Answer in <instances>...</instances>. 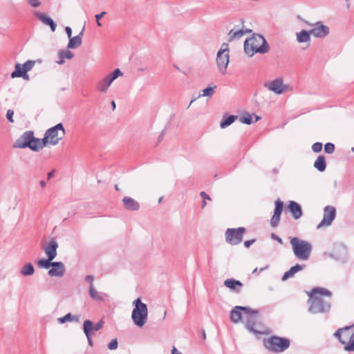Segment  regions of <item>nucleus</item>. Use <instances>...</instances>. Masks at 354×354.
Instances as JSON below:
<instances>
[{
    "mask_svg": "<svg viewBox=\"0 0 354 354\" xmlns=\"http://www.w3.org/2000/svg\"><path fill=\"white\" fill-rule=\"evenodd\" d=\"M332 293L328 290L324 288H314L308 293L309 299L308 301L309 307L308 310L313 314L327 313L330 309V304L325 301L322 296L330 297Z\"/></svg>",
    "mask_w": 354,
    "mask_h": 354,
    "instance_id": "1",
    "label": "nucleus"
},
{
    "mask_svg": "<svg viewBox=\"0 0 354 354\" xmlns=\"http://www.w3.org/2000/svg\"><path fill=\"white\" fill-rule=\"evenodd\" d=\"M269 49L270 47L266 39L259 34H253L244 42V50L249 57H252L255 53H266Z\"/></svg>",
    "mask_w": 354,
    "mask_h": 354,
    "instance_id": "2",
    "label": "nucleus"
},
{
    "mask_svg": "<svg viewBox=\"0 0 354 354\" xmlns=\"http://www.w3.org/2000/svg\"><path fill=\"white\" fill-rule=\"evenodd\" d=\"M290 243L293 253L298 259L307 261L309 259L313 249L310 243L297 237L291 238Z\"/></svg>",
    "mask_w": 354,
    "mask_h": 354,
    "instance_id": "3",
    "label": "nucleus"
},
{
    "mask_svg": "<svg viewBox=\"0 0 354 354\" xmlns=\"http://www.w3.org/2000/svg\"><path fill=\"white\" fill-rule=\"evenodd\" d=\"M134 308L131 313V319L133 324L142 328L147 321L148 308L145 304L142 303L140 298H137L133 303Z\"/></svg>",
    "mask_w": 354,
    "mask_h": 354,
    "instance_id": "4",
    "label": "nucleus"
},
{
    "mask_svg": "<svg viewBox=\"0 0 354 354\" xmlns=\"http://www.w3.org/2000/svg\"><path fill=\"white\" fill-rule=\"evenodd\" d=\"M65 129L62 123L48 129L44 135V137L40 140L41 149L48 144L51 145H57L65 135Z\"/></svg>",
    "mask_w": 354,
    "mask_h": 354,
    "instance_id": "5",
    "label": "nucleus"
},
{
    "mask_svg": "<svg viewBox=\"0 0 354 354\" xmlns=\"http://www.w3.org/2000/svg\"><path fill=\"white\" fill-rule=\"evenodd\" d=\"M290 341L286 337L272 335L263 339L265 348L272 353H282L290 347Z\"/></svg>",
    "mask_w": 354,
    "mask_h": 354,
    "instance_id": "6",
    "label": "nucleus"
},
{
    "mask_svg": "<svg viewBox=\"0 0 354 354\" xmlns=\"http://www.w3.org/2000/svg\"><path fill=\"white\" fill-rule=\"evenodd\" d=\"M15 148L24 149L29 147L35 151L41 149L40 139L34 137V133L32 131H28L24 133L14 143Z\"/></svg>",
    "mask_w": 354,
    "mask_h": 354,
    "instance_id": "7",
    "label": "nucleus"
},
{
    "mask_svg": "<svg viewBox=\"0 0 354 354\" xmlns=\"http://www.w3.org/2000/svg\"><path fill=\"white\" fill-rule=\"evenodd\" d=\"M252 314L255 316L252 319L250 317L249 313L245 318V326L246 328L251 332L255 334H263L266 333V329L261 323L259 313L257 310H252Z\"/></svg>",
    "mask_w": 354,
    "mask_h": 354,
    "instance_id": "8",
    "label": "nucleus"
},
{
    "mask_svg": "<svg viewBox=\"0 0 354 354\" xmlns=\"http://www.w3.org/2000/svg\"><path fill=\"white\" fill-rule=\"evenodd\" d=\"M122 75V72L119 68L115 69L112 73L103 77L97 83V90L102 93H106L112 82Z\"/></svg>",
    "mask_w": 354,
    "mask_h": 354,
    "instance_id": "9",
    "label": "nucleus"
},
{
    "mask_svg": "<svg viewBox=\"0 0 354 354\" xmlns=\"http://www.w3.org/2000/svg\"><path fill=\"white\" fill-rule=\"evenodd\" d=\"M245 232V229L242 227L238 228H228L225 234V241L230 245H238L243 241Z\"/></svg>",
    "mask_w": 354,
    "mask_h": 354,
    "instance_id": "10",
    "label": "nucleus"
},
{
    "mask_svg": "<svg viewBox=\"0 0 354 354\" xmlns=\"http://www.w3.org/2000/svg\"><path fill=\"white\" fill-rule=\"evenodd\" d=\"M37 265L39 267L45 269L51 268L48 272L50 277H62L66 272L65 266L61 261H49V266H45L42 263H39Z\"/></svg>",
    "mask_w": 354,
    "mask_h": 354,
    "instance_id": "11",
    "label": "nucleus"
},
{
    "mask_svg": "<svg viewBox=\"0 0 354 354\" xmlns=\"http://www.w3.org/2000/svg\"><path fill=\"white\" fill-rule=\"evenodd\" d=\"M57 242L53 239L50 241L44 248L47 259L39 260L37 264L42 263L45 266H49V261H52L57 257Z\"/></svg>",
    "mask_w": 354,
    "mask_h": 354,
    "instance_id": "12",
    "label": "nucleus"
},
{
    "mask_svg": "<svg viewBox=\"0 0 354 354\" xmlns=\"http://www.w3.org/2000/svg\"><path fill=\"white\" fill-rule=\"evenodd\" d=\"M354 325L348 326L342 328L338 329L334 334L342 344L352 342L354 339V331L352 330Z\"/></svg>",
    "mask_w": 354,
    "mask_h": 354,
    "instance_id": "13",
    "label": "nucleus"
},
{
    "mask_svg": "<svg viewBox=\"0 0 354 354\" xmlns=\"http://www.w3.org/2000/svg\"><path fill=\"white\" fill-rule=\"evenodd\" d=\"M264 86L270 91L277 95L286 92L288 88V85L283 84L281 78H277L272 81L266 82Z\"/></svg>",
    "mask_w": 354,
    "mask_h": 354,
    "instance_id": "14",
    "label": "nucleus"
},
{
    "mask_svg": "<svg viewBox=\"0 0 354 354\" xmlns=\"http://www.w3.org/2000/svg\"><path fill=\"white\" fill-rule=\"evenodd\" d=\"M241 311L243 312V316L245 317V319L246 318L248 314L249 313L250 319L254 318L255 316L252 313V309L248 307H243V306H236L230 313V319L234 323H238L242 319V313Z\"/></svg>",
    "mask_w": 354,
    "mask_h": 354,
    "instance_id": "15",
    "label": "nucleus"
},
{
    "mask_svg": "<svg viewBox=\"0 0 354 354\" xmlns=\"http://www.w3.org/2000/svg\"><path fill=\"white\" fill-rule=\"evenodd\" d=\"M336 216V209L334 207L327 205L324 209V216L320 223L317 225V228L325 226H329L334 221Z\"/></svg>",
    "mask_w": 354,
    "mask_h": 354,
    "instance_id": "16",
    "label": "nucleus"
},
{
    "mask_svg": "<svg viewBox=\"0 0 354 354\" xmlns=\"http://www.w3.org/2000/svg\"><path fill=\"white\" fill-rule=\"evenodd\" d=\"M305 23L309 26H313L310 32L311 35L315 37L323 38L329 34V28L324 25L321 21L316 22L313 24L307 21H305Z\"/></svg>",
    "mask_w": 354,
    "mask_h": 354,
    "instance_id": "17",
    "label": "nucleus"
},
{
    "mask_svg": "<svg viewBox=\"0 0 354 354\" xmlns=\"http://www.w3.org/2000/svg\"><path fill=\"white\" fill-rule=\"evenodd\" d=\"M230 62L229 54H222L221 52H218L216 55V65L218 71L222 74L226 73L227 68Z\"/></svg>",
    "mask_w": 354,
    "mask_h": 354,
    "instance_id": "18",
    "label": "nucleus"
},
{
    "mask_svg": "<svg viewBox=\"0 0 354 354\" xmlns=\"http://www.w3.org/2000/svg\"><path fill=\"white\" fill-rule=\"evenodd\" d=\"M104 325V322L102 320L99 321L96 324H94L91 320H85L83 324V330L86 336H88V334H91V335L94 333V332L100 330Z\"/></svg>",
    "mask_w": 354,
    "mask_h": 354,
    "instance_id": "19",
    "label": "nucleus"
},
{
    "mask_svg": "<svg viewBox=\"0 0 354 354\" xmlns=\"http://www.w3.org/2000/svg\"><path fill=\"white\" fill-rule=\"evenodd\" d=\"M283 203L280 199H277L275 201V208L274 210V214L270 219V225L272 227H275L278 225L281 214L283 211Z\"/></svg>",
    "mask_w": 354,
    "mask_h": 354,
    "instance_id": "20",
    "label": "nucleus"
},
{
    "mask_svg": "<svg viewBox=\"0 0 354 354\" xmlns=\"http://www.w3.org/2000/svg\"><path fill=\"white\" fill-rule=\"evenodd\" d=\"M33 15L44 24L49 26L53 32L55 31L57 25L50 17L37 11L34 12Z\"/></svg>",
    "mask_w": 354,
    "mask_h": 354,
    "instance_id": "21",
    "label": "nucleus"
},
{
    "mask_svg": "<svg viewBox=\"0 0 354 354\" xmlns=\"http://www.w3.org/2000/svg\"><path fill=\"white\" fill-rule=\"evenodd\" d=\"M288 208L295 220H297L302 216L303 212L301 207L297 202L292 201H290Z\"/></svg>",
    "mask_w": 354,
    "mask_h": 354,
    "instance_id": "22",
    "label": "nucleus"
},
{
    "mask_svg": "<svg viewBox=\"0 0 354 354\" xmlns=\"http://www.w3.org/2000/svg\"><path fill=\"white\" fill-rule=\"evenodd\" d=\"M84 28H85L84 26L82 30H81V32L79 33L78 35L75 36V37H71L69 39V41H68V45H67V48L68 49H75V48H77V47H79L82 44V37H83V35H84Z\"/></svg>",
    "mask_w": 354,
    "mask_h": 354,
    "instance_id": "23",
    "label": "nucleus"
},
{
    "mask_svg": "<svg viewBox=\"0 0 354 354\" xmlns=\"http://www.w3.org/2000/svg\"><path fill=\"white\" fill-rule=\"evenodd\" d=\"M122 203L124 208L127 210L136 211L140 208L139 203L129 196L124 197L122 198Z\"/></svg>",
    "mask_w": 354,
    "mask_h": 354,
    "instance_id": "24",
    "label": "nucleus"
},
{
    "mask_svg": "<svg viewBox=\"0 0 354 354\" xmlns=\"http://www.w3.org/2000/svg\"><path fill=\"white\" fill-rule=\"evenodd\" d=\"M305 267V265L296 264L295 266L291 267L288 271L283 274L281 280L286 281L289 278L292 277L297 272L304 270Z\"/></svg>",
    "mask_w": 354,
    "mask_h": 354,
    "instance_id": "25",
    "label": "nucleus"
},
{
    "mask_svg": "<svg viewBox=\"0 0 354 354\" xmlns=\"http://www.w3.org/2000/svg\"><path fill=\"white\" fill-rule=\"evenodd\" d=\"M224 285L232 290L239 292L243 287V283L240 281L232 278L225 280Z\"/></svg>",
    "mask_w": 354,
    "mask_h": 354,
    "instance_id": "26",
    "label": "nucleus"
},
{
    "mask_svg": "<svg viewBox=\"0 0 354 354\" xmlns=\"http://www.w3.org/2000/svg\"><path fill=\"white\" fill-rule=\"evenodd\" d=\"M310 32L303 30L296 34V39L298 43H308V46L310 41Z\"/></svg>",
    "mask_w": 354,
    "mask_h": 354,
    "instance_id": "27",
    "label": "nucleus"
},
{
    "mask_svg": "<svg viewBox=\"0 0 354 354\" xmlns=\"http://www.w3.org/2000/svg\"><path fill=\"white\" fill-rule=\"evenodd\" d=\"M12 78L23 77L24 80H28L29 77L24 72L23 65L17 64L15 71L10 75Z\"/></svg>",
    "mask_w": 354,
    "mask_h": 354,
    "instance_id": "28",
    "label": "nucleus"
},
{
    "mask_svg": "<svg viewBox=\"0 0 354 354\" xmlns=\"http://www.w3.org/2000/svg\"><path fill=\"white\" fill-rule=\"evenodd\" d=\"M73 57L74 54L71 51L61 50L58 52L59 60L57 61V63L62 65L65 62V59H71Z\"/></svg>",
    "mask_w": 354,
    "mask_h": 354,
    "instance_id": "29",
    "label": "nucleus"
},
{
    "mask_svg": "<svg viewBox=\"0 0 354 354\" xmlns=\"http://www.w3.org/2000/svg\"><path fill=\"white\" fill-rule=\"evenodd\" d=\"M88 295L90 297L95 301H103L104 294L101 292H98L94 286H90L88 289Z\"/></svg>",
    "mask_w": 354,
    "mask_h": 354,
    "instance_id": "30",
    "label": "nucleus"
},
{
    "mask_svg": "<svg viewBox=\"0 0 354 354\" xmlns=\"http://www.w3.org/2000/svg\"><path fill=\"white\" fill-rule=\"evenodd\" d=\"M314 167L319 171H324L326 167V158L322 155L319 156L314 162Z\"/></svg>",
    "mask_w": 354,
    "mask_h": 354,
    "instance_id": "31",
    "label": "nucleus"
},
{
    "mask_svg": "<svg viewBox=\"0 0 354 354\" xmlns=\"http://www.w3.org/2000/svg\"><path fill=\"white\" fill-rule=\"evenodd\" d=\"M34 273L35 268L34 266L30 263H26L21 267L20 270V274L24 277L31 276Z\"/></svg>",
    "mask_w": 354,
    "mask_h": 354,
    "instance_id": "32",
    "label": "nucleus"
},
{
    "mask_svg": "<svg viewBox=\"0 0 354 354\" xmlns=\"http://www.w3.org/2000/svg\"><path fill=\"white\" fill-rule=\"evenodd\" d=\"M79 320H80V316L72 315L71 313H68L65 316L58 318V322L60 324H64L68 321L78 322Z\"/></svg>",
    "mask_w": 354,
    "mask_h": 354,
    "instance_id": "33",
    "label": "nucleus"
},
{
    "mask_svg": "<svg viewBox=\"0 0 354 354\" xmlns=\"http://www.w3.org/2000/svg\"><path fill=\"white\" fill-rule=\"evenodd\" d=\"M245 35L244 30H239L234 31V30H231L228 33L229 41H232L234 39H237L241 38Z\"/></svg>",
    "mask_w": 354,
    "mask_h": 354,
    "instance_id": "34",
    "label": "nucleus"
},
{
    "mask_svg": "<svg viewBox=\"0 0 354 354\" xmlns=\"http://www.w3.org/2000/svg\"><path fill=\"white\" fill-rule=\"evenodd\" d=\"M238 118L237 115H230L225 120L221 122L220 127L222 129L226 128L227 127L232 124L236 119Z\"/></svg>",
    "mask_w": 354,
    "mask_h": 354,
    "instance_id": "35",
    "label": "nucleus"
},
{
    "mask_svg": "<svg viewBox=\"0 0 354 354\" xmlns=\"http://www.w3.org/2000/svg\"><path fill=\"white\" fill-rule=\"evenodd\" d=\"M216 86H214L213 87L209 86V87H207L205 89H203L202 91V93L199 94L198 97L212 96L215 93L214 89L216 88Z\"/></svg>",
    "mask_w": 354,
    "mask_h": 354,
    "instance_id": "36",
    "label": "nucleus"
},
{
    "mask_svg": "<svg viewBox=\"0 0 354 354\" xmlns=\"http://www.w3.org/2000/svg\"><path fill=\"white\" fill-rule=\"evenodd\" d=\"M35 64V62L32 60H28L27 62H26L23 64L24 72H25V73L26 74L28 71H30L33 68Z\"/></svg>",
    "mask_w": 354,
    "mask_h": 354,
    "instance_id": "37",
    "label": "nucleus"
},
{
    "mask_svg": "<svg viewBox=\"0 0 354 354\" xmlns=\"http://www.w3.org/2000/svg\"><path fill=\"white\" fill-rule=\"evenodd\" d=\"M240 121L241 123L250 124L253 122L252 121V117L250 114L247 113L240 118Z\"/></svg>",
    "mask_w": 354,
    "mask_h": 354,
    "instance_id": "38",
    "label": "nucleus"
},
{
    "mask_svg": "<svg viewBox=\"0 0 354 354\" xmlns=\"http://www.w3.org/2000/svg\"><path fill=\"white\" fill-rule=\"evenodd\" d=\"M26 3L33 8H37L41 5V0H26Z\"/></svg>",
    "mask_w": 354,
    "mask_h": 354,
    "instance_id": "39",
    "label": "nucleus"
},
{
    "mask_svg": "<svg viewBox=\"0 0 354 354\" xmlns=\"http://www.w3.org/2000/svg\"><path fill=\"white\" fill-rule=\"evenodd\" d=\"M335 151V145L331 142H327L324 146V151L327 153L331 154Z\"/></svg>",
    "mask_w": 354,
    "mask_h": 354,
    "instance_id": "40",
    "label": "nucleus"
},
{
    "mask_svg": "<svg viewBox=\"0 0 354 354\" xmlns=\"http://www.w3.org/2000/svg\"><path fill=\"white\" fill-rule=\"evenodd\" d=\"M322 149V144L321 142H315L312 145V150L315 153H319Z\"/></svg>",
    "mask_w": 354,
    "mask_h": 354,
    "instance_id": "41",
    "label": "nucleus"
},
{
    "mask_svg": "<svg viewBox=\"0 0 354 354\" xmlns=\"http://www.w3.org/2000/svg\"><path fill=\"white\" fill-rule=\"evenodd\" d=\"M229 46L227 43H223L221 48L218 52H221L222 54H229Z\"/></svg>",
    "mask_w": 354,
    "mask_h": 354,
    "instance_id": "42",
    "label": "nucleus"
},
{
    "mask_svg": "<svg viewBox=\"0 0 354 354\" xmlns=\"http://www.w3.org/2000/svg\"><path fill=\"white\" fill-rule=\"evenodd\" d=\"M118 343L117 339H113L108 344V348L109 350H115L118 348Z\"/></svg>",
    "mask_w": 354,
    "mask_h": 354,
    "instance_id": "43",
    "label": "nucleus"
},
{
    "mask_svg": "<svg viewBox=\"0 0 354 354\" xmlns=\"http://www.w3.org/2000/svg\"><path fill=\"white\" fill-rule=\"evenodd\" d=\"M106 15V12H102L100 14H97L95 16V19H96V21H97V25L98 26H102V24L100 22V20L102 19V18Z\"/></svg>",
    "mask_w": 354,
    "mask_h": 354,
    "instance_id": "44",
    "label": "nucleus"
},
{
    "mask_svg": "<svg viewBox=\"0 0 354 354\" xmlns=\"http://www.w3.org/2000/svg\"><path fill=\"white\" fill-rule=\"evenodd\" d=\"M13 115H14V112L12 110H8L7 111V113H6V118L10 122H13L14 120L12 119V117H13Z\"/></svg>",
    "mask_w": 354,
    "mask_h": 354,
    "instance_id": "45",
    "label": "nucleus"
},
{
    "mask_svg": "<svg viewBox=\"0 0 354 354\" xmlns=\"http://www.w3.org/2000/svg\"><path fill=\"white\" fill-rule=\"evenodd\" d=\"M85 279L89 283V286H94V284H93L94 277L93 275H87Z\"/></svg>",
    "mask_w": 354,
    "mask_h": 354,
    "instance_id": "46",
    "label": "nucleus"
},
{
    "mask_svg": "<svg viewBox=\"0 0 354 354\" xmlns=\"http://www.w3.org/2000/svg\"><path fill=\"white\" fill-rule=\"evenodd\" d=\"M48 179H49V178H44V179L41 180L39 182V186H40L41 188L45 187H46V185H47V183H48Z\"/></svg>",
    "mask_w": 354,
    "mask_h": 354,
    "instance_id": "47",
    "label": "nucleus"
},
{
    "mask_svg": "<svg viewBox=\"0 0 354 354\" xmlns=\"http://www.w3.org/2000/svg\"><path fill=\"white\" fill-rule=\"evenodd\" d=\"M271 237H272V239H273L276 240L277 241H278L280 244H283L282 239L279 236L276 235L275 234H272Z\"/></svg>",
    "mask_w": 354,
    "mask_h": 354,
    "instance_id": "48",
    "label": "nucleus"
},
{
    "mask_svg": "<svg viewBox=\"0 0 354 354\" xmlns=\"http://www.w3.org/2000/svg\"><path fill=\"white\" fill-rule=\"evenodd\" d=\"M254 242H255V239L248 240L244 242V245L245 248H249Z\"/></svg>",
    "mask_w": 354,
    "mask_h": 354,
    "instance_id": "49",
    "label": "nucleus"
},
{
    "mask_svg": "<svg viewBox=\"0 0 354 354\" xmlns=\"http://www.w3.org/2000/svg\"><path fill=\"white\" fill-rule=\"evenodd\" d=\"M65 31L67 34V36L70 39L71 37H72V30L71 28L69 27V26H66L65 28Z\"/></svg>",
    "mask_w": 354,
    "mask_h": 354,
    "instance_id": "50",
    "label": "nucleus"
},
{
    "mask_svg": "<svg viewBox=\"0 0 354 354\" xmlns=\"http://www.w3.org/2000/svg\"><path fill=\"white\" fill-rule=\"evenodd\" d=\"M200 196L203 198V200H211L210 197L205 192H201V194H200Z\"/></svg>",
    "mask_w": 354,
    "mask_h": 354,
    "instance_id": "51",
    "label": "nucleus"
},
{
    "mask_svg": "<svg viewBox=\"0 0 354 354\" xmlns=\"http://www.w3.org/2000/svg\"><path fill=\"white\" fill-rule=\"evenodd\" d=\"M86 337L87 338L88 343L89 344V346H93V340L91 339V334H88V336H86Z\"/></svg>",
    "mask_w": 354,
    "mask_h": 354,
    "instance_id": "52",
    "label": "nucleus"
},
{
    "mask_svg": "<svg viewBox=\"0 0 354 354\" xmlns=\"http://www.w3.org/2000/svg\"><path fill=\"white\" fill-rule=\"evenodd\" d=\"M56 174V169H52L47 174V177H53V176Z\"/></svg>",
    "mask_w": 354,
    "mask_h": 354,
    "instance_id": "53",
    "label": "nucleus"
},
{
    "mask_svg": "<svg viewBox=\"0 0 354 354\" xmlns=\"http://www.w3.org/2000/svg\"><path fill=\"white\" fill-rule=\"evenodd\" d=\"M171 354H182V353H180L175 346H174L171 350Z\"/></svg>",
    "mask_w": 354,
    "mask_h": 354,
    "instance_id": "54",
    "label": "nucleus"
},
{
    "mask_svg": "<svg viewBox=\"0 0 354 354\" xmlns=\"http://www.w3.org/2000/svg\"><path fill=\"white\" fill-rule=\"evenodd\" d=\"M111 105H112L113 109H115L116 106H115V103L114 101L111 102Z\"/></svg>",
    "mask_w": 354,
    "mask_h": 354,
    "instance_id": "55",
    "label": "nucleus"
},
{
    "mask_svg": "<svg viewBox=\"0 0 354 354\" xmlns=\"http://www.w3.org/2000/svg\"><path fill=\"white\" fill-rule=\"evenodd\" d=\"M205 205H206V202H205V201L204 200V201H203V203H202V208H204V207H205Z\"/></svg>",
    "mask_w": 354,
    "mask_h": 354,
    "instance_id": "56",
    "label": "nucleus"
},
{
    "mask_svg": "<svg viewBox=\"0 0 354 354\" xmlns=\"http://www.w3.org/2000/svg\"><path fill=\"white\" fill-rule=\"evenodd\" d=\"M196 100V98H194L193 100H192V101L190 102L189 103V105L188 106V108L190 106V105Z\"/></svg>",
    "mask_w": 354,
    "mask_h": 354,
    "instance_id": "57",
    "label": "nucleus"
},
{
    "mask_svg": "<svg viewBox=\"0 0 354 354\" xmlns=\"http://www.w3.org/2000/svg\"><path fill=\"white\" fill-rule=\"evenodd\" d=\"M174 67L177 69L178 71H180V69L179 68V67L177 66V65H174Z\"/></svg>",
    "mask_w": 354,
    "mask_h": 354,
    "instance_id": "58",
    "label": "nucleus"
},
{
    "mask_svg": "<svg viewBox=\"0 0 354 354\" xmlns=\"http://www.w3.org/2000/svg\"><path fill=\"white\" fill-rule=\"evenodd\" d=\"M244 31H245V34L246 32H250L252 30L250 29H246Z\"/></svg>",
    "mask_w": 354,
    "mask_h": 354,
    "instance_id": "59",
    "label": "nucleus"
},
{
    "mask_svg": "<svg viewBox=\"0 0 354 354\" xmlns=\"http://www.w3.org/2000/svg\"><path fill=\"white\" fill-rule=\"evenodd\" d=\"M268 268V266H266V268H262L259 270V272H262L264 270H266V268Z\"/></svg>",
    "mask_w": 354,
    "mask_h": 354,
    "instance_id": "60",
    "label": "nucleus"
},
{
    "mask_svg": "<svg viewBox=\"0 0 354 354\" xmlns=\"http://www.w3.org/2000/svg\"><path fill=\"white\" fill-rule=\"evenodd\" d=\"M163 199V197H160L159 199H158V203H160L162 202Z\"/></svg>",
    "mask_w": 354,
    "mask_h": 354,
    "instance_id": "61",
    "label": "nucleus"
},
{
    "mask_svg": "<svg viewBox=\"0 0 354 354\" xmlns=\"http://www.w3.org/2000/svg\"><path fill=\"white\" fill-rule=\"evenodd\" d=\"M203 339L206 338V335H205V333L204 331L203 332Z\"/></svg>",
    "mask_w": 354,
    "mask_h": 354,
    "instance_id": "62",
    "label": "nucleus"
},
{
    "mask_svg": "<svg viewBox=\"0 0 354 354\" xmlns=\"http://www.w3.org/2000/svg\"><path fill=\"white\" fill-rule=\"evenodd\" d=\"M257 268H255L253 271H252V273L254 274L257 272Z\"/></svg>",
    "mask_w": 354,
    "mask_h": 354,
    "instance_id": "63",
    "label": "nucleus"
},
{
    "mask_svg": "<svg viewBox=\"0 0 354 354\" xmlns=\"http://www.w3.org/2000/svg\"><path fill=\"white\" fill-rule=\"evenodd\" d=\"M259 116H256V120H255V122L258 121L259 120Z\"/></svg>",
    "mask_w": 354,
    "mask_h": 354,
    "instance_id": "64",
    "label": "nucleus"
}]
</instances>
